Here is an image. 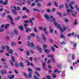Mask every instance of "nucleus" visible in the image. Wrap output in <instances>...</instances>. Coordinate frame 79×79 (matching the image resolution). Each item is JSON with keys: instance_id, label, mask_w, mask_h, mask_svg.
I'll use <instances>...</instances> for the list:
<instances>
[{"instance_id": "nucleus-1", "label": "nucleus", "mask_w": 79, "mask_h": 79, "mask_svg": "<svg viewBox=\"0 0 79 79\" xmlns=\"http://www.w3.org/2000/svg\"><path fill=\"white\" fill-rule=\"evenodd\" d=\"M54 24L55 26H57V28L58 29H60L61 28V25L59 24H58L56 22H55L54 23Z\"/></svg>"}, {"instance_id": "nucleus-2", "label": "nucleus", "mask_w": 79, "mask_h": 79, "mask_svg": "<svg viewBox=\"0 0 79 79\" xmlns=\"http://www.w3.org/2000/svg\"><path fill=\"white\" fill-rule=\"evenodd\" d=\"M36 50L39 51L40 53H42V48H40V46L39 45H37L36 47Z\"/></svg>"}, {"instance_id": "nucleus-3", "label": "nucleus", "mask_w": 79, "mask_h": 79, "mask_svg": "<svg viewBox=\"0 0 79 79\" xmlns=\"http://www.w3.org/2000/svg\"><path fill=\"white\" fill-rule=\"evenodd\" d=\"M42 66H43V68L44 71H46L47 70V68L45 67V62H43V64H42Z\"/></svg>"}, {"instance_id": "nucleus-4", "label": "nucleus", "mask_w": 79, "mask_h": 79, "mask_svg": "<svg viewBox=\"0 0 79 79\" xmlns=\"http://www.w3.org/2000/svg\"><path fill=\"white\" fill-rule=\"evenodd\" d=\"M42 38L43 39H44V42H46V40L47 39V38H46V37H45V35H44V33H42Z\"/></svg>"}, {"instance_id": "nucleus-5", "label": "nucleus", "mask_w": 79, "mask_h": 79, "mask_svg": "<svg viewBox=\"0 0 79 79\" xmlns=\"http://www.w3.org/2000/svg\"><path fill=\"white\" fill-rule=\"evenodd\" d=\"M19 66H20V67H21L22 68L24 67V63H23V62L22 61H20L19 62Z\"/></svg>"}, {"instance_id": "nucleus-6", "label": "nucleus", "mask_w": 79, "mask_h": 79, "mask_svg": "<svg viewBox=\"0 0 79 79\" xmlns=\"http://www.w3.org/2000/svg\"><path fill=\"white\" fill-rule=\"evenodd\" d=\"M1 73L2 75H3L4 73L5 74H6V70L3 69L1 70Z\"/></svg>"}, {"instance_id": "nucleus-7", "label": "nucleus", "mask_w": 79, "mask_h": 79, "mask_svg": "<svg viewBox=\"0 0 79 79\" xmlns=\"http://www.w3.org/2000/svg\"><path fill=\"white\" fill-rule=\"evenodd\" d=\"M32 20H35V19H34V18H33L32 19H30L29 22L31 23V26H32V25L34 24V23H33V22H32Z\"/></svg>"}, {"instance_id": "nucleus-8", "label": "nucleus", "mask_w": 79, "mask_h": 79, "mask_svg": "<svg viewBox=\"0 0 79 79\" xmlns=\"http://www.w3.org/2000/svg\"><path fill=\"white\" fill-rule=\"evenodd\" d=\"M25 29H26V32H27H27H29V31H30V32H31V29H30L29 28L25 27Z\"/></svg>"}, {"instance_id": "nucleus-9", "label": "nucleus", "mask_w": 79, "mask_h": 79, "mask_svg": "<svg viewBox=\"0 0 79 79\" xmlns=\"http://www.w3.org/2000/svg\"><path fill=\"white\" fill-rule=\"evenodd\" d=\"M18 27L19 29H20V30L21 31H23V30H24V28H23V25H21L20 26H19Z\"/></svg>"}, {"instance_id": "nucleus-10", "label": "nucleus", "mask_w": 79, "mask_h": 79, "mask_svg": "<svg viewBox=\"0 0 79 79\" xmlns=\"http://www.w3.org/2000/svg\"><path fill=\"white\" fill-rule=\"evenodd\" d=\"M60 31L61 32H64V31H66V28L65 27H64L63 28H61L60 29Z\"/></svg>"}, {"instance_id": "nucleus-11", "label": "nucleus", "mask_w": 79, "mask_h": 79, "mask_svg": "<svg viewBox=\"0 0 79 79\" xmlns=\"http://www.w3.org/2000/svg\"><path fill=\"white\" fill-rule=\"evenodd\" d=\"M10 79H13L14 77H15V76L13 75H12L11 76H10V75H8L7 76Z\"/></svg>"}, {"instance_id": "nucleus-12", "label": "nucleus", "mask_w": 79, "mask_h": 79, "mask_svg": "<svg viewBox=\"0 0 79 79\" xmlns=\"http://www.w3.org/2000/svg\"><path fill=\"white\" fill-rule=\"evenodd\" d=\"M7 19H9L11 21H13V19L12 18V17L11 15H8L7 16Z\"/></svg>"}, {"instance_id": "nucleus-13", "label": "nucleus", "mask_w": 79, "mask_h": 79, "mask_svg": "<svg viewBox=\"0 0 79 79\" xmlns=\"http://www.w3.org/2000/svg\"><path fill=\"white\" fill-rule=\"evenodd\" d=\"M44 17L45 18H46V19H47L48 20L49 19H50V17L47 14H45L44 15Z\"/></svg>"}, {"instance_id": "nucleus-14", "label": "nucleus", "mask_w": 79, "mask_h": 79, "mask_svg": "<svg viewBox=\"0 0 79 79\" xmlns=\"http://www.w3.org/2000/svg\"><path fill=\"white\" fill-rule=\"evenodd\" d=\"M11 11H12V12H13V14H14V15H17V12H16V11L14 9H12L11 10Z\"/></svg>"}, {"instance_id": "nucleus-15", "label": "nucleus", "mask_w": 79, "mask_h": 79, "mask_svg": "<svg viewBox=\"0 0 79 79\" xmlns=\"http://www.w3.org/2000/svg\"><path fill=\"white\" fill-rule=\"evenodd\" d=\"M11 58L12 59V60L13 62H15V57L13 56L12 55H11Z\"/></svg>"}, {"instance_id": "nucleus-16", "label": "nucleus", "mask_w": 79, "mask_h": 79, "mask_svg": "<svg viewBox=\"0 0 79 79\" xmlns=\"http://www.w3.org/2000/svg\"><path fill=\"white\" fill-rule=\"evenodd\" d=\"M21 18V16L20 15H18V16L15 19V21H17L19 20Z\"/></svg>"}, {"instance_id": "nucleus-17", "label": "nucleus", "mask_w": 79, "mask_h": 79, "mask_svg": "<svg viewBox=\"0 0 79 79\" xmlns=\"http://www.w3.org/2000/svg\"><path fill=\"white\" fill-rule=\"evenodd\" d=\"M33 10L34 11H38V12H40V10H39L37 9L33 8Z\"/></svg>"}, {"instance_id": "nucleus-18", "label": "nucleus", "mask_w": 79, "mask_h": 79, "mask_svg": "<svg viewBox=\"0 0 79 79\" xmlns=\"http://www.w3.org/2000/svg\"><path fill=\"white\" fill-rule=\"evenodd\" d=\"M9 26L10 24L8 23L6 24L5 26V29H6L7 28H8V27H9Z\"/></svg>"}, {"instance_id": "nucleus-19", "label": "nucleus", "mask_w": 79, "mask_h": 79, "mask_svg": "<svg viewBox=\"0 0 79 79\" xmlns=\"http://www.w3.org/2000/svg\"><path fill=\"white\" fill-rule=\"evenodd\" d=\"M35 73L36 75H37L38 77H40V74H39V73L37 72V71H35Z\"/></svg>"}, {"instance_id": "nucleus-20", "label": "nucleus", "mask_w": 79, "mask_h": 79, "mask_svg": "<svg viewBox=\"0 0 79 79\" xmlns=\"http://www.w3.org/2000/svg\"><path fill=\"white\" fill-rule=\"evenodd\" d=\"M71 11H72V9H68L67 10V12L68 13H70Z\"/></svg>"}, {"instance_id": "nucleus-21", "label": "nucleus", "mask_w": 79, "mask_h": 79, "mask_svg": "<svg viewBox=\"0 0 79 79\" xmlns=\"http://www.w3.org/2000/svg\"><path fill=\"white\" fill-rule=\"evenodd\" d=\"M35 70L36 71H39L41 70V69H40V68H39L38 67H36L35 68Z\"/></svg>"}, {"instance_id": "nucleus-22", "label": "nucleus", "mask_w": 79, "mask_h": 79, "mask_svg": "<svg viewBox=\"0 0 79 79\" xmlns=\"http://www.w3.org/2000/svg\"><path fill=\"white\" fill-rule=\"evenodd\" d=\"M44 52L46 53L48 52L49 53V52H50V50H47L46 49H44Z\"/></svg>"}, {"instance_id": "nucleus-23", "label": "nucleus", "mask_w": 79, "mask_h": 79, "mask_svg": "<svg viewBox=\"0 0 79 79\" xmlns=\"http://www.w3.org/2000/svg\"><path fill=\"white\" fill-rule=\"evenodd\" d=\"M51 48L53 52H55V48L53 47L52 46L51 47Z\"/></svg>"}, {"instance_id": "nucleus-24", "label": "nucleus", "mask_w": 79, "mask_h": 79, "mask_svg": "<svg viewBox=\"0 0 79 79\" xmlns=\"http://www.w3.org/2000/svg\"><path fill=\"white\" fill-rule=\"evenodd\" d=\"M4 11L5 12H6L7 14H10V12L8 10H7V9H5Z\"/></svg>"}, {"instance_id": "nucleus-25", "label": "nucleus", "mask_w": 79, "mask_h": 79, "mask_svg": "<svg viewBox=\"0 0 79 79\" xmlns=\"http://www.w3.org/2000/svg\"><path fill=\"white\" fill-rule=\"evenodd\" d=\"M3 67V68H5L6 69H8V65H7L6 64H5L4 65Z\"/></svg>"}, {"instance_id": "nucleus-26", "label": "nucleus", "mask_w": 79, "mask_h": 79, "mask_svg": "<svg viewBox=\"0 0 79 79\" xmlns=\"http://www.w3.org/2000/svg\"><path fill=\"white\" fill-rule=\"evenodd\" d=\"M27 70L28 71H29V72H30V73H31V72H32V70L30 69V68H27Z\"/></svg>"}, {"instance_id": "nucleus-27", "label": "nucleus", "mask_w": 79, "mask_h": 79, "mask_svg": "<svg viewBox=\"0 0 79 79\" xmlns=\"http://www.w3.org/2000/svg\"><path fill=\"white\" fill-rule=\"evenodd\" d=\"M28 61V60H25V61H26V62H27V66H29L30 65V62H29V61Z\"/></svg>"}, {"instance_id": "nucleus-28", "label": "nucleus", "mask_w": 79, "mask_h": 79, "mask_svg": "<svg viewBox=\"0 0 79 79\" xmlns=\"http://www.w3.org/2000/svg\"><path fill=\"white\" fill-rule=\"evenodd\" d=\"M7 3H8V1L7 0H6L5 2L3 3V5H6Z\"/></svg>"}, {"instance_id": "nucleus-29", "label": "nucleus", "mask_w": 79, "mask_h": 79, "mask_svg": "<svg viewBox=\"0 0 79 79\" xmlns=\"http://www.w3.org/2000/svg\"><path fill=\"white\" fill-rule=\"evenodd\" d=\"M26 54L27 56H29L30 55V53H29V50L27 51Z\"/></svg>"}, {"instance_id": "nucleus-30", "label": "nucleus", "mask_w": 79, "mask_h": 79, "mask_svg": "<svg viewBox=\"0 0 79 79\" xmlns=\"http://www.w3.org/2000/svg\"><path fill=\"white\" fill-rule=\"evenodd\" d=\"M47 57H50V58H53V55L50 54V55H48L47 56Z\"/></svg>"}, {"instance_id": "nucleus-31", "label": "nucleus", "mask_w": 79, "mask_h": 79, "mask_svg": "<svg viewBox=\"0 0 79 79\" xmlns=\"http://www.w3.org/2000/svg\"><path fill=\"white\" fill-rule=\"evenodd\" d=\"M52 77H53V78H56V75L54 73H52Z\"/></svg>"}, {"instance_id": "nucleus-32", "label": "nucleus", "mask_w": 79, "mask_h": 79, "mask_svg": "<svg viewBox=\"0 0 79 79\" xmlns=\"http://www.w3.org/2000/svg\"><path fill=\"white\" fill-rule=\"evenodd\" d=\"M51 61L53 63L55 62V59L54 58H52L51 59Z\"/></svg>"}, {"instance_id": "nucleus-33", "label": "nucleus", "mask_w": 79, "mask_h": 79, "mask_svg": "<svg viewBox=\"0 0 79 79\" xmlns=\"http://www.w3.org/2000/svg\"><path fill=\"white\" fill-rule=\"evenodd\" d=\"M31 36H32V37H35V34L34 33H31Z\"/></svg>"}, {"instance_id": "nucleus-34", "label": "nucleus", "mask_w": 79, "mask_h": 79, "mask_svg": "<svg viewBox=\"0 0 79 79\" xmlns=\"http://www.w3.org/2000/svg\"><path fill=\"white\" fill-rule=\"evenodd\" d=\"M17 10H21V7L19 6H17Z\"/></svg>"}, {"instance_id": "nucleus-35", "label": "nucleus", "mask_w": 79, "mask_h": 79, "mask_svg": "<svg viewBox=\"0 0 79 79\" xmlns=\"http://www.w3.org/2000/svg\"><path fill=\"white\" fill-rule=\"evenodd\" d=\"M14 32L16 35H18V34L17 30H16L15 29H14Z\"/></svg>"}, {"instance_id": "nucleus-36", "label": "nucleus", "mask_w": 79, "mask_h": 79, "mask_svg": "<svg viewBox=\"0 0 79 79\" xmlns=\"http://www.w3.org/2000/svg\"><path fill=\"white\" fill-rule=\"evenodd\" d=\"M15 66L16 67V68H18L19 66L17 62H15Z\"/></svg>"}, {"instance_id": "nucleus-37", "label": "nucleus", "mask_w": 79, "mask_h": 79, "mask_svg": "<svg viewBox=\"0 0 79 79\" xmlns=\"http://www.w3.org/2000/svg\"><path fill=\"white\" fill-rule=\"evenodd\" d=\"M64 6V5L63 4L59 6V8H63V6Z\"/></svg>"}, {"instance_id": "nucleus-38", "label": "nucleus", "mask_w": 79, "mask_h": 79, "mask_svg": "<svg viewBox=\"0 0 79 79\" xmlns=\"http://www.w3.org/2000/svg\"><path fill=\"white\" fill-rule=\"evenodd\" d=\"M69 21V20L68 19H66L65 20V23H68Z\"/></svg>"}, {"instance_id": "nucleus-39", "label": "nucleus", "mask_w": 79, "mask_h": 79, "mask_svg": "<svg viewBox=\"0 0 79 79\" xmlns=\"http://www.w3.org/2000/svg\"><path fill=\"white\" fill-rule=\"evenodd\" d=\"M76 21H77L76 19H75V21L74 23V24L75 26V25H77V22H76Z\"/></svg>"}, {"instance_id": "nucleus-40", "label": "nucleus", "mask_w": 79, "mask_h": 79, "mask_svg": "<svg viewBox=\"0 0 79 79\" xmlns=\"http://www.w3.org/2000/svg\"><path fill=\"white\" fill-rule=\"evenodd\" d=\"M72 58L73 60H74L75 58V55L74 54H73L72 55Z\"/></svg>"}, {"instance_id": "nucleus-41", "label": "nucleus", "mask_w": 79, "mask_h": 79, "mask_svg": "<svg viewBox=\"0 0 79 79\" xmlns=\"http://www.w3.org/2000/svg\"><path fill=\"white\" fill-rule=\"evenodd\" d=\"M54 5L58 7V5H57V2H54Z\"/></svg>"}, {"instance_id": "nucleus-42", "label": "nucleus", "mask_w": 79, "mask_h": 79, "mask_svg": "<svg viewBox=\"0 0 79 79\" xmlns=\"http://www.w3.org/2000/svg\"><path fill=\"white\" fill-rule=\"evenodd\" d=\"M43 31L44 32H45L47 31V28L46 27H44V29L43 30Z\"/></svg>"}, {"instance_id": "nucleus-43", "label": "nucleus", "mask_w": 79, "mask_h": 79, "mask_svg": "<svg viewBox=\"0 0 79 79\" xmlns=\"http://www.w3.org/2000/svg\"><path fill=\"white\" fill-rule=\"evenodd\" d=\"M43 48H46L47 47V46L45 44H44L43 46Z\"/></svg>"}, {"instance_id": "nucleus-44", "label": "nucleus", "mask_w": 79, "mask_h": 79, "mask_svg": "<svg viewBox=\"0 0 79 79\" xmlns=\"http://www.w3.org/2000/svg\"><path fill=\"white\" fill-rule=\"evenodd\" d=\"M69 6H70V7H71V8H72V9H73V10H74V8L73 7V6H72V5H71L69 4Z\"/></svg>"}, {"instance_id": "nucleus-45", "label": "nucleus", "mask_w": 79, "mask_h": 79, "mask_svg": "<svg viewBox=\"0 0 79 79\" xmlns=\"http://www.w3.org/2000/svg\"><path fill=\"white\" fill-rule=\"evenodd\" d=\"M69 6H70V7H71V8H72V9H73V10H74V8L73 7V6H72V5H71L69 4Z\"/></svg>"}, {"instance_id": "nucleus-46", "label": "nucleus", "mask_w": 79, "mask_h": 79, "mask_svg": "<svg viewBox=\"0 0 79 79\" xmlns=\"http://www.w3.org/2000/svg\"><path fill=\"white\" fill-rule=\"evenodd\" d=\"M31 74H32V72H30L29 74V76L30 78L32 77V75H31Z\"/></svg>"}, {"instance_id": "nucleus-47", "label": "nucleus", "mask_w": 79, "mask_h": 79, "mask_svg": "<svg viewBox=\"0 0 79 79\" xmlns=\"http://www.w3.org/2000/svg\"><path fill=\"white\" fill-rule=\"evenodd\" d=\"M47 79H51V77L50 76L48 75L47 76Z\"/></svg>"}, {"instance_id": "nucleus-48", "label": "nucleus", "mask_w": 79, "mask_h": 79, "mask_svg": "<svg viewBox=\"0 0 79 79\" xmlns=\"http://www.w3.org/2000/svg\"><path fill=\"white\" fill-rule=\"evenodd\" d=\"M23 25L24 27H27L28 26V25L26 23H25L23 24Z\"/></svg>"}, {"instance_id": "nucleus-49", "label": "nucleus", "mask_w": 79, "mask_h": 79, "mask_svg": "<svg viewBox=\"0 0 79 79\" xmlns=\"http://www.w3.org/2000/svg\"><path fill=\"white\" fill-rule=\"evenodd\" d=\"M27 17V15H25L22 16L23 19H24V18H26Z\"/></svg>"}, {"instance_id": "nucleus-50", "label": "nucleus", "mask_w": 79, "mask_h": 79, "mask_svg": "<svg viewBox=\"0 0 79 79\" xmlns=\"http://www.w3.org/2000/svg\"><path fill=\"white\" fill-rule=\"evenodd\" d=\"M24 75L26 77H27V74L25 72H23Z\"/></svg>"}, {"instance_id": "nucleus-51", "label": "nucleus", "mask_w": 79, "mask_h": 79, "mask_svg": "<svg viewBox=\"0 0 79 79\" xmlns=\"http://www.w3.org/2000/svg\"><path fill=\"white\" fill-rule=\"evenodd\" d=\"M5 27V25H4L3 24H2L1 25L0 27L1 29H3V27Z\"/></svg>"}, {"instance_id": "nucleus-52", "label": "nucleus", "mask_w": 79, "mask_h": 79, "mask_svg": "<svg viewBox=\"0 0 79 79\" xmlns=\"http://www.w3.org/2000/svg\"><path fill=\"white\" fill-rule=\"evenodd\" d=\"M37 6H39V7H41L42 5L40 4V3H38L37 4Z\"/></svg>"}, {"instance_id": "nucleus-53", "label": "nucleus", "mask_w": 79, "mask_h": 79, "mask_svg": "<svg viewBox=\"0 0 79 79\" xmlns=\"http://www.w3.org/2000/svg\"><path fill=\"white\" fill-rule=\"evenodd\" d=\"M6 47L7 48V49H6V50L7 51H9V50H10V48H9V47H8V46H6Z\"/></svg>"}, {"instance_id": "nucleus-54", "label": "nucleus", "mask_w": 79, "mask_h": 79, "mask_svg": "<svg viewBox=\"0 0 79 79\" xmlns=\"http://www.w3.org/2000/svg\"><path fill=\"white\" fill-rule=\"evenodd\" d=\"M9 53L10 54H13V50H12V49H10V52Z\"/></svg>"}, {"instance_id": "nucleus-55", "label": "nucleus", "mask_w": 79, "mask_h": 79, "mask_svg": "<svg viewBox=\"0 0 79 79\" xmlns=\"http://www.w3.org/2000/svg\"><path fill=\"white\" fill-rule=\"evenodd\" d=\"M60 44H61V45H64V44H66V43L65 42L62 41L61 42V43H60Z\"/></svg>"}, {"instance_id": "nucleus-56", "label": "nucleus", "mask_w": 79, "mask_h": 79, "mask_svg": "<svg viewBox=\"0 0 79 79\" xmlns=\"http://www.w3.org/2000/svg\"><path fill=\"white\" fill-rule=\"evenodd\" d=\"M30 52L32 54H34V52L32 49H30Z\"/></svg>"}, {"instance_id": "nucleus-57", "label": "nucleus", "mask_w": 79, "mask_h": 79, "mask_svg": "<svg viewBox=\"0 0 79 79\" xmlns=\"http://www.w3.org/2000/svg\"><path fill=\"white\" fill-rule=\"evenodd\" d=\"M58 69H55L54 70V73H56V72H58Z\"/></svg>"}, {"instance_id": "nucleus-58", "label": "nucleus", "mask_w": 79, "mask_h": 79, "mask_svg": "<svg viewBox=\"0 0 79 79\" xmlns=\"http://www.w3.org/2000/svg\"><path fill=\"white\" fill-rule=\"evenodd\" d=\"M66 8L67 9H68V5L67 3H65V4Z\"/></svg>"}, {"instance_id": "nucleus-59", "label": "nucleus", "mask_w": 79, "mask_h": 79, "mask_svg": "<svg viewBox=\"0 0 79 79\" xmlns=\"http://www.w3.org/2000/svg\"><path fill=\"white\" fill-rule=\"evenodd\" d=\"M47 12H48V13H50V9H47Z\"/></svg>"}, {"instance_id": "nucleus-60", "label": "nucleus", "mask_w": 79, "mask_h": 79, "mask_svg": "<svg viewBox=\"0 0 79 79\" xmlns=\"http://www.w3.org/2000/svg\"><path fill=\"white\" fill-rule=\"evenodd\" d=\"M74 2H73L72 1L71 2H70V5H73V4H74Z\"/></svg>"}, {"instance_id": "nucleus-61", "label": "nucleus", "mask_w": 79, "mask_h": 79, "mask_svg": "<svg viewBox=\"0 0 79 79\" xmlns=\"http://www.w3.org/2000/svg\"><path fill=\"white\" fill-rule=\"evenodd\" d=\"M1 48H2V50H4L5 49V46H2Z\"/></svg>"}, {"instance_id": "nucleus-62", "label": "nucleus", "mask_w": 79, "mask_h": 79, "mask_svg": "<svg viewBox=\"0 0 79 79\" xmlns=\"http://www.w3.org/2000/svg\"><path fill=\"white\" fill-rule=\"evenodd\" d=\"M50 63H51V60H48L47 62L48 64H50Z\"/></svg>"}, {"instance_id": "nucleus-63", "label": "nucleus", "mask_w": 79, "mask_h": 79, "mask_svg": "<svg viewBox=\"0 0 79 79\" xmlns=\"http://www.w3.org/2000/svg\"><path fill=\"white\" fill-rule=\"evenodd\" d=\"M34 31L35 32L37 33V29H36V28L35 27L34 28Z\"/></svg>"}, {"instance_id": "nucleus-64", "label": "nucleus", "mask_w": 79, "mask_h": 79, "mask_svg": "<svg viewBox=\"0 0 79 79\" xmlns=\"http://www.w3.org/2000/svg\"><path fill=\"white\" fill-rule=\"evenodd\" d=\"M31 43H30V42H28L27 44L28 46L30 47V46H31Z\"/></svg>"}]
</instances>
